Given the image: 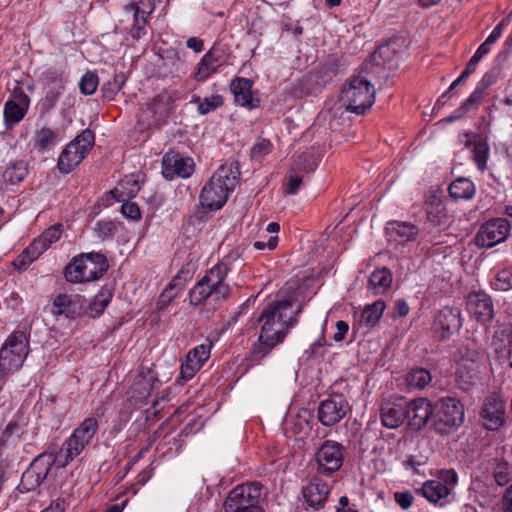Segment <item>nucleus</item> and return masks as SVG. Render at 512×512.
<instances>
[{"label": "nucleus", "mask_w": 512, "mask_h": 512, "mask_svg": "<svg viewBox=\"0 0 512 512\" xmlns=\"http://www.w3.org/2000/svg\"><path fill=\"white\" fill-rule=\"evenodd\" d=\"M510 233L511 223L507 218H492L479 227L474 237V243L479 248L489 249L505 242Z\"/></svg>", "instance_id": "11"}, {"label": "nucleus", "mask_w": 512, "mask_h": 512, "mask_svg": "<svg viewBox=\"0 0 512 512\" xmlns=\"http://www.w3.org/2000/svg\"><path fill=\"white\" fill-rule=\"evenodd\" d=\"M61 225L56 224L46 229L38 238L32 242V248L39 250L40 254L45 252L54 242L61 237Z\"/></svg>", "instance_id": "36"}, {"label": "nucleus", "mask_w": 512, "mask_h": 512, "mask_svg": "<svg viewBox=\"0 0 512 512\" xmlns=\"http://www.w3.org/2000/svg\"><path fill=\"white\" fill-rule=\"evenodd\" d=\"M262 500V487L259 483L237 485L224 501V512H264Z\"/></svg>", "instance_id": "8"}, {"label": "nucleus", "mask_w": 512, "mask_h": 512, "mask_svg": "<svg viewBox=\"0 0 512 512\" xmlns=\"http://www.w3.org/2000/svg\"><path fill=\"white\" fill-rule=\"evenodd\" d=\"M179 281L180 276H175L172 279V281L168 284V286L165 288V290L162 292L157 302V307L159 310L164 309L166 306H168L169 303L177 296L178 291L174 292V289H176Z\"/></svg>", "instance_id": "48"}, {"label": "nucleus", "mask_w": 512, "mask_h": 512, "mask_svg": "<svg viewBox=\"0 0 512 512\" xmlns=\"http://www.w3.org/2000/svg\"><path fill=\"white\" fill-rule=\"evenodd\" d=\"M467 310L478 322H490L494 316L493 302L485 292H471L467 297Z\"/></svg>", "instance_id": "22"}, {"label": "nucleus", "mask_w": 512, "mask_h": 512, "mask_svg": "<svg viewBox=\"0 0 512 512\" xmlns=\"http://www.w3.org/2000/svg\"><path fill=\"white\" fill-rule=\"evenodd\" d=\"M425 463L426 461L423 457L419 458L415 455H409L402 462V465L406 470H410L413 473H419V468L423 466Z\"/></svg>", "instance_id": "54"}, {"label": "nucleus", "mask_w": 512, "mask_h": 512, "mask_svg": "<svg viewBox=\"0 0 512 512\" xmlns=\"http://www.w3.org/2000/svg\"><path fill=\"white\" fill-rule=\"evenodd\" d=\"M340 99L347 111L361 115L374 104L375 89L366 78L353 76L343 86Z\"/></svg>", "instance_id": "6"}, {"label": "nucleus", "mask_w": 512, "mask_h": 512, "mask_svg": "<svg viewBox=\"0 0 512 512\" xmlns=\"http://www.w3.org/2000/svg\"><path fill=\"white\" fill-rule=\"evenodd\" d=\"M28 355V341L23 332L11 334L0 349V370L10 374L18 370Z\"/></svg>", "instance_id": "10"}, {"label": "nucleus", "mask_w": 512, "mask_h": 512, "mask_svg": "<svg viewBox=\"0 0 512 512\" xmlns=\"http://www.w3.org/2000/svg\"><path fill=\"white\" fill-rule=\"evenodd\" d=\"M408 426L413 430H420L424 427L432 414L431 404L424 398L407 402Z\"/></svg>", "instance_id": "26"}, {"label": "nucleus", "mask_w": 512, "mask_h": 512, "mask_svg": "<svg viewBox=\"0 0 512 512\" xmlns=\"http://www.w3.org/2000/svg\"><path fill=\"white\" fill-rule=\"evenodd\" d=\"M65 502L64 500L57 499L53 501L49 507L45 508L42 512H64Z\"/></svg>", "instance_id": "64"}, {"label": "nucleus", "mask_w": 512, "mask_h": 512, "mask_svg": "<svg viewBox=\"0 0 512 512\" xmlns=\"http://www.w3.org/2000/svg\"><path fill=\"white\" fill-rule=\"evenodd\" d=\"M465 420L464 405L450 397V429L459 428Z\"/></svg>", "instance_id": "45"}, {"label": "nucleus", "mask_w": 512, "mask_h": 512, "mask_svg": "<svg viewBox=\"0 0 512 512\" xmlns=\"http://www.w3.org/2000/svg\"><path fill=\"white\" fill-rule=\"evenodd\" d=\"M192 103L198 104V112L201 115H206L217 108L221 107L224 103L223 97L219 94H214L201 99L199 96H195L191 100Z\"/></svg>", "instance_id": "41"}, {"label": "nucleus", "mask_w": 512, "mask_h": 512, "mask_svg": "<svg viewBox=\"0 0 512 512\" xmlns=\"http://www.w3.org/2000/svg\"><path fill=\"white\" fill-rule=\"evenodd\" d=\"M403 53L404 41L401 38H394L379 46L372 57L377 65H388L391 69L397 66Z\"/></svg>", "instance_id": "25"}, {"label": "nucleus", "mask_w": 512, "mask_h": 512, "mask_svg": "<svg viewBox=\"0 0 512 512\" xmlns=\"http://www.w3.org/2000/svg\"><path fill=\"white\" fill-rule=\"evenodd\" d=\"M112 299V293L109 290H100L88 305L90 316L95 318L100 316Z\"/></svg>", "instance_id": "42"}, {"label": "nucleus", "mask_w": 512, "mask_h": 512, "mask_svg": "<svg viewBox=\"0 0 512 512\" xmlns=\"http://www.w3.org/2000/svg\"><path fill=\"white\" fill-rule=\"evenodd\" d=\"M154 9V0H139L137 3L125 5L115 24V33L122 34L126 41L129 38L139 40L147 33L146 25Z\"/></svg>", "instance_id": "4"}, {"label": "nucleus", "mask_w": 512, "mask_h": 512, "mask_svg": "<svg viewBox=\"0 0 512 512\" xmlns=\"http://www.w3.org/2000/svg\"><path fill=\"white\" fill-rule=\"evenodd\" d=\"M240 172L235 162H226L221 165L202 187L199 202L206 211H217L227 202L235 189Z\"/></svg>", "instance_id": "2"}, {"label": "nucleus", "mask_w": 512, "mask_h": 512, "mask_svg": "<svg viewBox=\"0 0 512 512\" xmlns=\"http://www.w3.org/2000/svg\"><path fill=\"white\" fill-rule=\"evenodd\" d=\"M225 62V48L216 43L208 52H206L198 63L197 71L194 74V79L198 82L205 81L209 76L215 73Z\"/></svg>", "instance_id": "19"}, {"label": "nucleus", "mask_w": 512, "mask_h": 512, "mask_svg": "<svg viewBox=\"0 0 512 512\" xmlns=\"http://www.w3.org/2000/svg\"><path fill=\"white\" fill-rule=\"evenodd\" d=\"M45 78L48 83L56 84L58 90H64L67 78L62 72L58 73L56 71L49 70L45 73Z\"/></svg>", "instance_id": "55"}, {"label": "nucleus", "mask_w": 512, "mask_h": 512, "mask_svg": "<svg viewBox=\"0 0 512 512\" xmlns=\"http://www.w3.org/2000/svg\"><path fill=\"white\" fill-rule=\"evenodd\" d=\"M475 194L474 183L465 177H459L450 183V198L468 200Z\"/></svg>", "instance_id": "35"}, {"label": "nucleus", "mask_w": 512, "mask_h": 512, "mask_svg": "<svg viewBox=\"0 0 512 512\" xmlns=\"http://www.w3.org/2000/svg\"><path fill=\"white\" fill-rule=\"evenodd\" d=\"M107 270L108 262L104 254L82 253L66 265L64 277L69 283L80 284L98 280Z\"/></svg>", "instance_id": "5"}, {"label": "nucleus", "mask_w": 512, "mask_h": 512, "mask_svg": "<svg viewBox=\"0 0 512 512\" xmlns=\"http://www.w3.org/2000/svg\"><path fill=\"white\" fill-rule=\"evenodd\" d=\"M407 411V400L403 397L383 400L380 406L382 425L388 429L398 428L406 421Z\"/></svg>", "instance_id": "16"}, {"label": "nucleus", "mask_w": 512, "mask_h": 512, "mask_svg": "<svg viewBox=\"0 0 512 512\" xmlns=\"http://www.w3.org/2000/svg\"><path fill=\"white\" fill-rule=\"evenodd\" d=\"M98 429L99 423L95 417L85 418L63 442L57 456L58 464L65 467L78 457L90 444Z\"/></svg>", "instance_id": "7"}, {"label": "nucleus", "mask_w": 512, "mask_h": 512, "mask_svg": "<svg viewBox=\"0 0 512 512\" xmlns=\"http://www.w3.org/2000/svg\"><path fill=\"white\" fill-rule=\"evenodd\" d=\"M94 231L99 238L110 239L117 231V223L110 219L99 220L95 224Z\"/></svg>", "instance_id": "47"}, {"label": "nucleus", "mask_w": 512, "mask_h": 512, "mask_svg": "<svg viewBox=\"0 0 512 512\" xmlns=\"http://www.w3.org/2000/svg\"><path fill=\"white\" fill-rule=\"evenodd\" d=\"M348 330H349V325L347 322H345L343 320L337 321L336 322V332L333 335V339L336 342L342 341L345 338Z\"/></svg>", "instance_id": "58"}, {"label": "nucleus", "mask_w": 512, "mask_h": 512, "mask_svg": "<svg viewBox=\"0 0 512 512\" xmlns=\"http://www.w3.org/2000/svg\"><path fill=\"white\" fill-rule=\"evenodd\" d=\"M58 462L57 457L51 453L38 455L30 467L22 474L19 484L20 492H29L35 490L47 477L52 465Z\"/></svg>", "instance_id": "12"}, {"label": "nucleus", "mask_w": 512, "mask_h": 512, "mask_svg": "<svg viewBox=\"0 0 512 512\" xmlns=\"http://www.w3.org/2000/svg\"><path fill=\"white\" fill-rule=\"evenodd\" d=\"M121 213L131 220H139L141 217L140 209L134 202H124L121 206Z\"/></svg>", "instance_id": "53"}, {"label": "nucleus", "mask_w": 512, "mask_h": 512, "mask_svg": "<svg viewBox=\"0 0 512 512\" xmlns=\"http://www.w3.org/2000/svg\"><path fill=\"white\" fill-rule=\"evenodd\" d=\"M98 87V76L96 73L87 71L80 79L79 89L84 95H92Z\"/></svg>", "instance_id": "50"}, {"label": "nucleus", "mask_w": 512, "mask_h": 512, "mask_svg": "<svg viewBox=\"0 0 512 512\" xmlns=\"http://www.w3.org/2000/svg\"><path fill=\"white\" fill-rule=\"evenodd\" d=\"M314 169L315 163L310 161L309 155L306 153L299 154L294 160L288 174L286 192L291 195L295 194L302 184V177L298 173H310Z\"/></svg>", "instance_id": "28"}, {"label": "nucleus", "mask_w": 512, "mask_h": 512, "mask_svg": "<svg viewBox=\"0 0 512 512\" xmlns=\"http://www.w3.org/2000/svg\"><path fill=\"white\" fill-rule=\"evenodd\" d=\"M56 143V132L49 127L37 129L32 138L33 148L39 153L49 151Z\"/></svg>", "instance_id": "33"}, {"label": "nucleus", "mask_w": 512, "mask_h": 512, "mask_svg": "<svg viewBox=\"0 0 512 512\" xmlns=\"http://www.w3.org/2000/svg\"><path fill=\"white\" fill-rule=\"evenodd\" d=\"M272 149V144L268 140H261L257 144H255L251 149V158L254 160H259L263 156L269 154Z\"/></svg>", "instance_id": "52"}, {"label": "nucleus", "mask_w": 512, "mask_h": 512, "mask_svg": "<svg viewBox=\"0 0 512 512\" xmlns=\"http://www.w3.org/2000/svg\"><path fill=\"white\" fill-rule=\"evenodd\" d=\"M52 313L75 319L85 313V300L80 295L59 294L53 300Z\"/></svg>", "instance_id": "21"}, {"label": "nucleus", "mask_w": 512, "mask_h": 512, "mask_svg": "<svg viewBox=\"0 0 512 512\" xmlns=\"http://www.w3.org/2000/svg\"><path fill=\"white\" fill-rule=\"evenodd\" d=\"M394 499L402 509L407 510L412 506L414 497L410 491H402L396 492Z\"/></svg>", "instance_id": "56"}, {"label": "nucleus", "mask_w": 512, "mask_h": 512, "mask_svg": "<svg viewBox=\"0 0 512 512\" xmlns=\"http://www.w3.org/2000/svg\"><path fill=\"white\" fill-rule=\"evenodd\" d=\"M136 386L139 390V400H145L150 392L154 389H158L161 386V381L158 379L157 374L152 368H142L139 375Z\"/></svg>", "instance_id": "31"}, {"label": "nucleus", "mask_w": 512, "mask_h": 512, "mask_svg": "<svg viewBox=\"0 0 512 512\" xmlns=\"http://www.w3.org/2000/svg\"><path fill=\"white\" fill-rule=\"evenodd\" d=\"M194 171V162L179 154H166L162 161V174L166 179L174 177L188 178Z\"/></svg>", "instance_id": "23"}, {"label": "nucleus", "mask_w": 512, "mask_h": 512, "mask_svg": "<svg viewBox=\"0 0 512 512\" xmlns=\"http://www.w3.org/2000/svg\"><path fill=\"white\" fill-rule=\"evenodd\" d=\"M231 271V263L223 259L209 270L189 291V301L197 306L208 300L221 302L226 300L231 293V288L225 283L228 273Z\"/></svg>", "instance_id": "3"}, {"label": "nucleus", "mask_w": 512, "mask_h": 512, "mask_svg": "<svg viewBox=\"0 0 512 512\" xmlns=\"http://www.w3.org/2000/svg\"><path fill=\"white\" fill-rule=\"evenodd\" d=\"M504 512H512V485L509 486L503 496Z\"/></svg>", "instance_id": "63"}, {"label": "nucleus", "mask_w": 512, "mask_h": 512, "mask_svg": "<svg viewBox=\"0 0 512 512\" xmlns=\"http://www.w3.org/2000/svg\"><path fill=\"white\" fill-rule=\"evenodd\" d=\"M132 184V188L128 193L125 194L127 197H133L138 191L140 190L138 181L135 179H126L119 183L118 187L116 188V192H121L123 194L122 189H124L125 185Z\"/></svg>", "instance_id": "57"}, {"label": "nucleus", "mask_w": 512, "mask_h": 512, "mask_svg": "<svg viewBox=\"0 0 512 512\" xmlns=\"http://www.w3.org/2000/svg\"><path fill=\"white\" fill-rule=\"evenodd\" d=\"M331 485L318 477H314L302 489L305 502L313 509L319 510L324 507L330 494Z\"/></svg>", "instance_id": "24"}, {"label": "nucleus", "mask_w": 512, "mask_h": 512, "mask_svg": "<svg viewBox=\"0 0 512 512\" xmlns=\"http://www.w3.org/2000/svg\"><path fill=\"white\" fill-rule=\"evenodd\" d=\"M505 404L502 399L492 394L487 397L481 410L483 425L487 430L496 431L504 424Z\"/></svg>", "instance_id": "20"}, {"label": "nucleus", "mask_w": 512, "mask_h": 512, "mask_svg": "<svg viewBox=\"0 0 512 512\" xmlns=\"http://www.w3.org/2000/svg\"><path fill=\"white\" fill-rule=\"evenodd\" d=\"M422 495L434 505L445 506L448 498V481L428 480L421 488Z\"/></svg>", "instance_id": "30"}, {"label": "nucleus", "mask_w": 512, "mask_h": 512, "mask_svg": "<svg viewBox=\"0 0 512 512\" xmlns=\"http://www.w3.org/2000/svg\"><path fill=\"white\" fill-rule=\"evenodd\" d=\"M491 286L497 291H508L512 289V267H505L499 270L491 281Z\"/></svg>", "instance_id": "43"}, {"label": "nucleus", "mask_w": 512, "mask_h": 512, "mask_svg": "<svg viewBox=\"0 0 512 512\" xmlns=\"http://www.w3.org/2000/svg\"><path fill=\"white\" fill-rule=\"evenodd\" d=\"M448 186H432L425 200L427 217L430 222L439 225L447 218Z\"/></svg>", "instance_id": "15"}, {"label": "nucleus", "mask_w": 512, "mask_h": 512, "mask_svg": "<svg viewBox=\"0 0 512 512\" xmlns=\"http://www.w3.org/2000/svg\"><path fill=\"white\" fill-rule=\"evenodd\" d=\"M201 368L202 366L196 361L193 360V362H190L186 354L185 360L180 367L179 380L184 382L191 380Z\"/></svg>", "instance_id": "51"}, {"label": "nucleus", "mask_w": 512, "mask_h": 512, "mask_svg": "<svg viewBox=\"0 0 512 512\" xmlns=\"http://www.w3.org/2000/svg\"><path fill=\"white\" fill-rule=\"evenodd\" d=\"M211 353L210 344H200L190 349L187 353L188 360L190 362L196 361L202 367L204 363L209 359Z\"/></svg>", "instance_id": "49"}, {"label": "nucleus", "mask_w": 512, "mask_h": 512, "mask_svg": "<svg viewBox=\"0 0 512 512\" xmlns=\"http://www.w3.org/2000/svg\"><path fill=\"white\" fill-rule=\"evenodd\" d=\"M392 284L391 272L386 268L377 269L369 277L367 288L373 294L384 293Z\"/></svg>", "instance_id": "34"}, {"label": "nucleus", "mask_w": 512, "mask_h": 512, "mask_svg": "<svg viewBox=\"0 0 512 512\" xmlns=\"http://www.w3.org/2000/svg\"><path fill=\"white\" fill-rule=\"evenodd\" d=\"M319 474L332 475L343 463L344 447L333 440H326L315 454Z\"/></svg>", "instance_id": "13"}, {"label": "nucleus", "mask_w": 512, "mask_h": 512, "mask_svg": "<svg viewBox=\"0 0 512 512\" xmlns=\"http://www.w3.org/2000/svg\"><path fill=\"white\" fill-rule=\"evenodd\" d=\"M418 234V227L409 222L391 221L386 226L387 239L395 244L405 245L415 241Z\"/></svg>", "instance_id": "27"}, {"label": "nucleus", "mask_w": 512, "mask_h": 512, "mask_svg": "<svg viewBox=\"0 0 512 512\" xmlns=\"http://www.w3.org/2000/svg\"><path fill=\"white\" fill-rule=\"evenodd\" d=\"M348 409V403L343 395H331L323 400L318 407L319 421L325 426H332L346 415Z\"/></svg>", "instance_id": "17"}, {"label": "nucleus", "mask_w": 512, "mask_h": 512, "mask_svg": "<svg viewBox=\"0 0 512 512\" xmlns=\"http://www.w3.org/2000/svg\"><path fill=\"white\" fill-rule=\"evenodd\" d=\"M339 64L337 59L329 58L318 69V77L323 83L331 81L338 75Z\"/></svg>", "instance_id": "44"}, {"label": "nucleus", "mask_w": 512, "mask_h": 512, "mask_svg": "<svg viewBox=\"0 0 512 512\" xmlns=\"http://www.w3.org/2000/svg\"><path fill=\"white\" fill-rule=\"evenodd\" d=\"M385 307V302L382 300L367 305L361 313L360 323L367 327H374L380 321Z\"/></svg>", "instance_id": "37"}, {"label": "nucleus", "mask_w": 512, "mask_h": 512, "mask_svg": "<svg viewBox=\"0 0 512 512\" xmlns=\"http://www.w3.org/2000/svg\"><path fill=\"white\" fill-rule=\"evenodd\" d=\"M305 291L303 285L289 281L278 292L277 298L263 309L258 318L262 324L258 341L251 350V358L255 363L259 364L298 324V316L307 300Z\"/></svg>", "instance_id": "1"}, {"label": "nucleus", "mask_w": 512, "mask_h": 512, "mask_svg": "<svg viewBox=\"0 0 512 512\" xmlns=\"http://www.w3.org/2000/svg\"><path fill=\"white\" fill-rule=\"evenodd\" d=\"M94 133L86 129L68 143L59 155L57 168L62 174L72 172L86 157L94 144Z\"/></svg>", "instance_id": "9"}, {"label": "nucleus", "mask_w": 512, "mask_h": 512, "mask_svg": "<svg viewBox=\"0 0 512 512\" xmlns=\"http://www.w3.org/2000/svg\"><path fill=\"white\" fill-rule=\"evenodd\" d=\"M186 45L188 48L192 49L194 52L199 53L203 50V40L197 37H190L186 41Z\"/></svg>", "instance_id": "62"}, {"label": "nucleus", "mask_w": 512, "mask_h": 512, "mask_svg": "<svg viewBox=\"0 0 512 512\" xmlns=\"http://www.w3.org/2000/svg\"><path fill=\"white\" fill-rule=\"evenodd\" d=\"M169 110L163 97H155L147 104V109L142 112L141 117L147 121L148 125L157 124L168 116Z\"/></svg>", "instance_id": "32"}, {"label": "nucleus", "mask_w": 512, "mask_h": 512, "mask_svg": "<svg viewBox=\"0 0 512 512\" xmlns=\"http://www.w3.org/2000/svg\"><path fill=\"white\" fill-rule=\"evenodd\" d=\"M349 499L346 496H341L339 499V505L335 512H359L357 509L349 505Z\"/></svg>", "instance_id": "61"}, {"label": "nucleus", "mask_w": 512, "mask_h": 512, "mask_svg": "<svg viewBox=\"0 0 512 512\" xmlns=\"http://www.w3.org/2000/svg\"><path fill=\"white\" fill-rule=\"evenodd\" d=\"M30 99L22 87L17 84L13 88L9 99L4 105V122L6 127H13L18 124L26 115L29 108Z\"/></svg>", "instance_id": "14"}, {"label": "nucleus", "mask_w": 512, "mask_h": 512, "mask_svg": "<svg viewBox=\"0 0 512 512\" xmlns=\"http://www.w3.org/2000/svg\"><path fill=\"white\" fill-rule=\"evenodd\" d=\"M28 168L24 161L11 163L3 173V178L10 184H17L27 176Z\"/></svg>", "instance_id": "40"}, {"label": "nucleus", "mask_w": 512, "mask_h": 512, "mask_svg": "<svg viewBox=\"0 0 512 512\" xmlns=\"http://www.w3.org/2000/svg\"><path fill=\"white\" fill-rule=\"evenodd\" d=\"M493 83L494 75L486 73L471 95L453 112V115L450 116V121L460 119L466 114L478 110L484 99L487 88Z\"/></svg>", "instance_id": "18"}, {"label": "nucleus", "mask_w": 512, "mask_h": 512, "mask_svg": "<svg viewBox=\"0 0 512 512\" xmlns=\"http://www.w3.org/2000/svg\"><path fill=\"white\" fill-rule=\"evenodd\" d=\"M278 244V237L277 236H271L268 241H255L253 246L255 249L257 250H264V249H268V250H273L276 248Z\"/></svg>", "instance_id": "59"}, {"label": "nucleus", "mask_w": 512, "mask_h": 512, "mask_svg": "<svg viewBox=\"0 0 512 512\" xmlns=\"http://www.w3.org/2000/svg\"><path fill=\"white\" fill-rule=\"evenodd\" d=\"M39 250L32 248V243L13 262L18 270H25L34 260L40 256Z\"/></svg>", "instance_id": "46"}, {"label": "nucleus", "mask_w": 512, "mask_h": 512, "mask_svg": "<svg viewBox=\"0 0 512 512\" xmlns=\"http://www.w3.org/2000/svg\"><path fill=\"white\" fill-rule=\"evenodd\" d=\"M252 86L253 82L247 78L238 77L231 82L230 88L237 104L249 109L258 106L259 101L253 95Z\"/></svg>", "instance_id": "29"}, {"label": "nucleus", "mask_w": 512, "mask_h": 512, "mask_svg": "<svg viewBox=\"0 0 512 512\" xmlns=\"http://www.w3.org/2000/svg\"><path fill=\"white\" fill-rule=\"evenodd\" d=\"M504 21L499 22L496 27L493 29V31L490 33V35L487 37L486 41L490 44L495 43L500 36L502 35V32L505 28Z\"/></svg>", "instance_id": "60"}, {"label": "nucleus", "mask_w": 512, "mask_h": 512, "mask_svg": "<svg viewBox=\"0 0 512 512\" xmlns=\"http://www.w3.org/2000/svg\"><path fill=\"white\" fill-rule=\"evenodd\" d=\"M405 382L409 390H422L431 382V375L424 368H414L407 373Z\"/></svg>", "instance_id": "38"}, {"label": "nucleus", "mask_w": 512, "mask_h": 512, "mask_svg": "<svg viewBox=\"0 0 512 512\" xmlns=\"http://www.w3.org/2000/svg\"><path fill=\"white\" fill-rule=\"evenodd\" d=\"M472 147L473 160L476 163L477 168L480 171L486 170L490 152L487 140L482 137H478L477 140L473 142Z\"/></svg>", "instance_id": "39"}]
</instances>
